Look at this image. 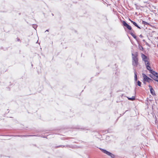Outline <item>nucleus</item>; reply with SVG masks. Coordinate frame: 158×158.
Returning a JSON list of instances; mask_svg holds the SVG:
<instances>
[{
    "mask_svg": "<svg viewBox=\"0 0 158 158\" xmlns=\"http://www.w3.org/2000/svg\"><path fill=\"white\" fill-rule=\"evenodd\" d=\"M132 65L135 67H137L138 64V59L137 58V54H132Z\"/></svg>",
    "mask_w": 158,
    "mask_h": 158,
    "instance_id": "obj_1",
    "label": "nucleus"
},
{
    "mask_svg": "<svg viewBox=\"0 0 158 158\" xmlns=\"http://www.w3.org/2000/svg\"><path fill=\"white\" fill-rule=\"evenodd\" d=\"M141 56L142 59L143 60V61L145 63V64H148L149 62L148 60V58L147 57L143 54H141Z\"/></svg>",
    "mask_w": 158,
    "mask_h": 158,
    "instance_id": "obj_2",
    "label": "nucleus"
},
{
    "mask_svg": "<svg viewBox=\"0 0 158 158\" xmlns=\"http://www.w3.org/2000/svg\"><path fill=\"white\" fill-rule=\"evenodd\" d=\"M100 149L102 151V152H104V153L106 154L107 155L110 156H111V157L112 158H114V155L112 154L111 153H110V152L105 150L104 149H103L102 148H100Z\"/></svg>",
    "mask_w": 158,
    "mask_h": 158,
    "instance_id": "obj_3",
    "label": "nucleus"
},
{
    "mask_svg": "<svg viewBox=\"0 0 158 158\" xmlns=\"http://www.w3.org/2000/svg\"><path fill=\"white\" fill-rule=\"evenodd\" d=\"M143 80L145 81H146L148 82H150L151 81H152L151 79L148 77L144 74H143Z\"/></svg>",
    "mask_w": 158,
    "mask_h": 158,
    "instance_id": "obj_4",
    "label": "nucleus"
},
{
    "mask_svg": "<svg viewBox=\"0 0 158 158\" xmlns=\"http://www.w3.org/2000/svg\"><path fill=\"white\" fill-rule=\"evenodd\" d=\"M123 25L124 26L126 27L129 30H131V27L128 24H127L125 21H123Z\"/></svg>",
    "mask_w": 158,
    "mask_h": 158,
    "instance_id": "obj_5",
    "label": "nucleus"
},
{
    "mask_svg": "<svg viewBox=\"0 0 158 158\" xmlns=\"http://www.w3.org/2000/svg\"><path fill=\"white\" fill-rule=\"evenodd\" d=\"M154 80L158 81V74L155 76H153V77H152L151 76H150Z\"/></svg>",
    "mask_w": 158,
    "mask_h": 158,
    "instance_id": "obj_6",
    "label": "nucleus"
},
{
    "mask_svg": "<svg viewBox=\"0 0 158 158\" xmlns=\"http://www.w3.org/2000/svg\"><path fill=\"white\" fill-rule=\"evenodd\" d=\"M150 72L153 75V76H156L158 74L156 72L153 71L152 70H151V71Z\"/></svg>",
    "mask_w": 158,
    "mask_h": 158,
    "instance_id": "obj_7",
    "label": "nucleus"
},
{
    "mask_svg": "<svg viewBox=\"0 0 158 158\" xmlns=\"http://www.w3.org/2000/svg\"><path fill=\"white\" fill-rule=\"evenodd\" d=\"M146 65V67L147 69H148V70L150 71V72L151 71V70H152L151 69V67L149 66V64H145Z\"/></svg>",
    "mask_w": 158,
    "mask_h": 158,
    "instance_id": "obj_8",
    "label": "nucleus"
},
{
    "mask_svg": "<svg viewBox=\"0 0 158 158\" xmlns=\"http://www.w3.org/2000/svg\"><path fill=\"white\" fill-rule=\"evenodd\" d=\"M150 91L151 94L153 95H155V94L153 88H150Z\"/></svg>",
    "mask_w": 158,
    "mask_h": 158,
    "instance_id": "obj_9",
    "label": "nucleus"
},
{
    "mask_svg": "<svg viewBox=\"0 0 158 158\" xmlns=\"http://www.w3.org/2000/svg\"><path fill=\"white\" fill-rule=\"evenodd\" d=\"M127 98L128 99V100L131 101H133L135 100V97L134 96H132L131 98L127 97Z\"/></svg>",
    "mask_w": 158,
    "mask_h": 158,
    "instance_id": "obj_10",
    "label": "nucleus"
},
{
    "mask_svg": "<svg viewBox=\"0 0 158 158\" xmlns=\"http://www.w3.org/2000/svg\"><path fill=\"white\" fill-rule=\"evenodd\" d=\"M134 73L135 74V81H136L137 80V75L136 72L135 71H134Z\"/></svg>",
    "mask_w": 158,
    "mask_h": 158,
    "instance_id": "obj_11",
    "label": "nucleus"
},
{
    "mask_svg": "<svg viewBox=\"0 0 158 158\" xmlns=\"http://www.w3.org/2000/svg\"><path fill=\"white\" fill-rule=\"evenodd\" d=\"M130 20V21H131V22L135 26H137V23L135 22H134L132 20H130V19H129Z\"/></svg>",
    "mask_w": 158,
    "mask_h": 158,
    "instance_id": "obj_12",
    "label": "nucleus"
},
{
    "mask_svg": "<svg viewBox=\"0 0 158 158\" xmlns=\"http://www.w3.org/2000/svg\"><path fill=\"white\" fill-rule=\"evenodd\" d=\"M137 85L139 86H141V83L139 81H137Z\"/></svg>",
    "mask_w": 158,
    "mask_h": 158,
    "instance_id": "obj_13",
    "label": "nucleus"
},
{
    "mask_svg": "<svg viewBox=\"0 0 158 158\" xmlns=\"http://www.w3.org/2000/svg\"><path fill=\"white\" fill-rule=\"evenodd\" d=\"M142 23L145 25H147L148 24V23L147 22L143 21H142Z\"/></svg>",
    "mask_w": 158,
    "mask_h": 158,
    "instance_id": "obj_14",
    "label": "nucleus"
},
{
    "mask_svg": "<svg viewBox=\"0 0 158 158\" xmlns=\"http://www.w3.org/2000/svg\"><path fill=\"white\" fill-rule=\"evenodd\" d=\"M131 35L134 38L136 39V36L133 33H131Z\"/></svg>",
    "mask_w": 158,
    "mask_h": 158,
    "instance_id": "obj_15",
    "label": "nucleus"
},
{
    "mask_svg": "<svg viewBox=\"0 0 158 158\" xmlns=\"http://www.w3.org/2000/svg\"><path fill=\"white\" fill-rule=\"evenodd\" d=\"M37 26L36 24L33 25V27L35 29L37 28Z\"/></svg>",
    "mask_w": 158,
    "mask_h": 158,
    "instance_id": "obj_16",
    "label": "nucleus"
},
{
    "mask_svg": "<svg viewBox=\"0 0 158 158\" xmlns=\"http://www.w3.org/2000/svg\"><path fill=\"white\" fill-rule=\"evenodd\" d=\"M148 86H149V87L150 88H150H152V87L150 85H149Z\"/></svg>",
    "mask_w": 158,
    "mask_h": 158,
    "instance_id": "obj_17",
    "label": "nucleus"
},
{
    "mask_svg": "<svg viewBox=\"0 0 158 158\" xmlns=\"http://www.w3.org/2000/svg\"><path fill=\"white\" fill-rule=\"evenodd\" d=\"M136 27L140 29H141V28L139 27L137 25V26H136Z\"/></svg>",
    "mask_w": 158,
    "mask_h": 158,
    "instance_id": "obj_18",
    "label": "nucleus"
},
{
    "mask_svg": "<svg viewBox=\"0 0 158 158\" xmlns=\"http://www.w3.org/2000/svg\"><path fill=\"white\" fill-rule=\"evenodd\" d=\"M141 48H141V49H142V50H143V48L142 47H141Z\"/></svg>",
    "mask_w": 158,
    "mask_h": 158,
    "instance_id": "obj_19",
    "label": "nucleus"
},
{
    "mask_svg": "<svg viewBox=\"0 0 158 158\" xmlns=\"http://www.w3.org/2000/svg\"><path fill=\"white\" fill-rule=\"evenodd\" d=\"M141 48H141V49H142V50H143V48L142 47H141Z\"/></svg>",
    "mask_w": 158,
    "mask_h": 158,
    "instance_id": "obj_20",
    "label": "nucleus"
},
{
    "mask_svg": "<svg viewBox=\"0 0 158 158\" xmlns=\"http://www.w3.org/2000/svg\"><path fill=\"white\" fill-rule=\"evenodd\" d=\"M48 31V30H46V31Z\"/></svg>",
    "mask_w": 158,
    "mask_h": 158,
    "instance_id": "obj_21",
    "label": "nucleus"
},
{
    "mask_svg": "<svg viewBox=\"0 0 158 158\" xmlns=\"http://www.w3.org/2000/svg\"><path fill=\"white\" fill-rule=\"evenodd\" d=\"M157 47H158V45H157Z\"/></svg>",
    "mask_w": 158,
    "mask_h": 158,
    "instance_id": "obj_22",
    "label": "nucleus"
}]
</instances>
